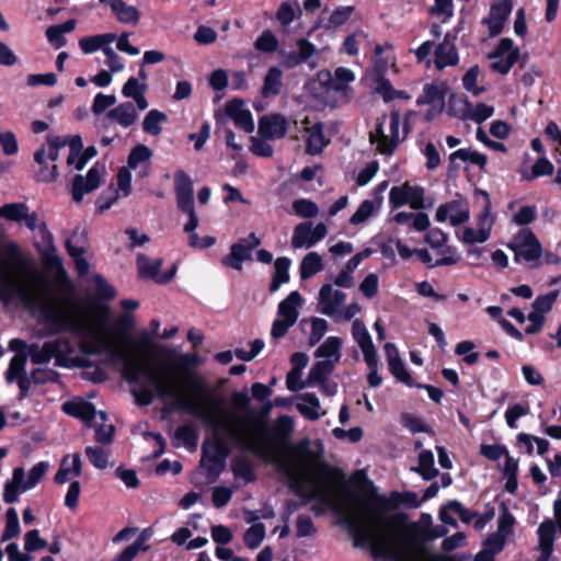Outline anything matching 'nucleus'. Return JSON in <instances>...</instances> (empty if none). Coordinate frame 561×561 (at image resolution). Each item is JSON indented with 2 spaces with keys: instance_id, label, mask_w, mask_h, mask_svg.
<instances>
[{
  "instance_id": "052dcab7",
  "label": "nucleus",
  "mask_w": 561,
  "mask_h": 561,
  "mask_svg": "<svg viewBox=\"0 0 561 561\" xmlns=\"http://www.w3.org/2000/svg\"><path fill=\"white\" fill-rule=\"evenodd\" d=\"M367 39V34L363 30H356L351 35L345 37L342 51L350 55L355 56L358 54V46L360 43Z\"/></svg>"
},
{
  "instance_id": "3c124183",
  "label": "nucleus",
  "mask_w": 561,
  "mask_h": 561,
  "mask_svg": "<svg viewBox=\"0 0 561 561\" xmlns=\"http://www.w3.org/2000/svg\"><path fill=\"white\" fill-rule=\"evenodd\" d=\"M417 472L423 477L424 480H432L438 473L434 467V456L432 451L423 450L419 455V468Z\"/></svg>"
},
{
  "instance_id": "c756f323",
  "label": "nucleus",
  "mask_w": 561,
  "mask_h": 561,
  "mask_svg": "<svg viewBox=\"0 0 561 561\" xmlns=\"http://www.w3.org/2000/svg\"><path fill=\"white\" fill-rule=\"evenodd\" d=\"M224 453L221 443L217 439L203 445L202 466L209 471L219 470L222 467Z\"/></svg>"
},
{
  "instance_id": "a18cd8bd",
  "label": "nucleus",
  "mask_w": 561,
  "mask_h": 561,
  "mask_svg": "<svg viewBox=\"0 0 561 561\" xmlns=\"http://www.w3.org/2000/svg\"><path fill=\"white\" fill-rule=\"evenodd\" d=\"M334 366L331 360H319L310 369L307 385L314 386L318 381H324L327 377L334 370Z\"/></svg>"
},
{
  "instance_id": "4d7b16f0",
  "label": "nucleus",
  "mask_w": 561,
  "mask_h": 561,
  "mask_svg": "<svg viewBox=\"0 0 561 561\" xmlns=\"http://www.w3.org/2000/svg\"><path fill=\"white\" fill-rule=\"evenodd\" d=\"M19 515L15 508H9L5 513V528L1 536L2 541H8L20 534Z\"/></svg>"
},
{
  "instance_id": "79ce46f5",
  "label": "nucleus",
  "mask_w": 561,
  "mask_h": 561,
  "mask_svg": "<svg viewBox=\"0 0 561 561\" xmlns=\"http://www.w3.org/2000/svg\"><path fill=\"white\" fill-rule=\"evenodd\" d=\"M167 115L158 110L149 111L142 122L144 131L151 135L158 136L162 131V124L167 122Z\"/></svg>"
},
{
  "instance_id": "5fc2aeb1",
  "label": "nucleus",
  "mask_w": 561,
  "mask_h": 561,
  "mask_svg": "<svg viewBox=\"0 0 561 561\" xmlns=\"http://www.w3.org/2000/svg\"><path fill=\"white\" fill-rule=\"evenodd\" d=\"M50 343L45 342L43 345L32 344L27 346V355L30 356L32 363L34 364H45L48 363L53 356L50 351Z\"/></svg>"
},
{
  "instance_id": "bb28decb",
  "label": "nucleus",
  "mask_w": 561,
  "mask_h": 561,
  "mask_svg": "<svg viewBox=\"0 0 561 561\" xmlns=\"http://www.w3.org/2000/svg\"><path fill=\"white\" fill-rule=\"evenodd\" d=\"M352 335L359 346L364 355V359L377 355V351L373 343L371 336L362 320L356 319L353 321Z\"/></svg>"
},
{
  "instance_id": "864d4df0",
  "label": "nucleus",
  "mask_w": 561,
  "mask_h": 561,
  "mask_svg": "<svg viewBox=\"0 0 561 561\" xmlns=\"http://www.w3.org/2000/svg\"><path fill=\"white\" fill-rule=\"evenodd\" d=\"M488 313L503 328V330L512 337L523 341V334L518 331L508 320L502 317L503 309L497 306H490L486 309Z\"/></svg>"
},
{
  "instance_id": "774afa93",
  "label": "nucleus",
  "mask_w": 561,
  "mask_h": 561,
  "mask_svg": "<svg viewBox=\"0 0 561 561\" xmlns=\"http://www.w3.org/2000/svg\"><path fill=\"white\" fill-rule=\"evenodd\" d=\"M293 209L302 218H312L319 214V208L316 203L309 199H297L293 203Z\"/></svg>"
},
{
  "instance_id": "09e8293b",
  "label": "nucleus",
  "mask_w": 561,
  "mask_h": 561,
  "mask_svg": "<svg viewBox=\"0 0 561 561\" xmlns=\"http://www.w3.org/2000/svg\"><path fill=\"white\" fill-rule=\"evenodd\" d=\"M231 470L237 479H242L247 483L255 478L252 462L243 457L236 458L231 462Z\"/></svg>"
},
{
  "instance_id": "bf43d9fd",
  "label": "nucleus",
  "mask_w": 561,
  "mask_h": 561,
  "mask_svg": "<svg viewBox=\"0 0 561 561\" xmlns=\"http://www.w3.org/2000/svg\"><path fill=\"white\" fill-rule=\"evenodd\" d=\"M278 45V39L270 30L263 31L254 42L255 49L262 53H274L277 50Z\"/></svg>"
},
{
  "instance_id": "4468645a",
  "label": "nucleus",
  "mask_w": 561,
  "mask_h": 561,
  "mask_svg": "<svg viewBox=\"0 0 561 561\" xmlns=\"http://www.w3.org/2000/svg\"><path fill=\"white\" fill-rule=\"evenodd\" d=\"M558 293L551 291L538 296L533 302V311L528 313V334L536 333L541 330L545 323V314L549 312L557 300Z\"/></svg>"
},
{
  "instance_id": "72a5a7b5",
  "label": "nucleus",
  "mask_w": 561,
  "mask_h": 561,
  "mask_svg": "<svg viewBox=\"0 0 561 561\" xmlns=\"http://www.w3.org/2000/svg\"><path fill=\"white\" fill-rule=\"evenodd\" d=\"M394 65V56L392 55L391 45L375 46V56L373 58V68L378 77L383 76L390 66Z\"/></svg>"
},
{
  "instance_id": "c03bdc74",
  "label": "nucleus",
  "mask_w": 561,
  "mask_h": 561,
  "mask_svg": "<svg viewBox=\"0 0 561 561\" xmlns=\"http://www.w3.org/2000/svg\"><path fill=\"white\" fill-rule=\"evenodd\" d=\"M457 159L463 162H470L472 164H476L481 169H483L486 164V156L470 148L458 149L449 156L450 162H454Z\"/></svg>"
},
{
  "instance_id": "a211bd4d",
  "label": "nucleus",
  "mask_w": 561,
  "mask_h": 561,
  "mask_svg": "<svg viewBox=\"0 0 561 561\" xmlns=\"http://www.w3.org/2000/svg\"><path fill=\"white\" fill-rule=\"evenodd\" d=\"M434 65L438 70L456 66L459 62L458 51L455 45V37L446 34L434 51Z\"/></svg>"
},
{
  "instance_id": "de8ad7c7",
  "label": "nucleus",
  "mask_w": 561,
  "mask_h": 561,
  "mask_svg": "<svg viewBox=\"0 0 561 561\" xmlns=\"http://www.w3.org/2000/svg\"><path fill=\"white\" fill-rule=\"evenodd\" d=\"M28 211L25 203H10L0 207V217L10 221L22 222Z\"/></svg>"
},
{
  "instance_id": "423d86ee",
  "label": "nucleus",
  "mask_w": 561,
  "mask_h": 561,
  "mask_svg": "<svg viewBox=\"0 0 561 561\" xmlns=\"http://www.w3.org/2000/svg\"><path fill=\"white\" fill-rule=\"evenodd\" d=\"M424 188L419 185H410L408 182L399 186H393L389 193V203L392 208H399L409 205L412 209L424 208Z\"/></svg>"
},
{
  "instance_id": "412c9836",
  "label": "nucleus",
  "mask_w": 561,
  "mask_h": 561,
  "mask_svg": "<svg viewBox=\"0 0 561 561\" xmlns=\"http://www.w3.org/2000/svg\"><path fill=\"white\" fill-rule=\"evenodd\" d=\"M295 407L298 412L309 421H318L327 412L322 410L319 398L311 392L298 394L295 398Z\"/></svg>"
},
{
  "instance_id": "37998d69",
  "label": "nucleus",
  "mask_w": 561,
  "mask_h": 561,
  "mask_svg": "<svg viewBox=\"0 0 561 561\" xmlns=\"http://www.w3.org/2000/svg\"><path fill=\"white\" fill-rule=\"evenodd\" d=\"M354 11V7H340L331 12L327 21L322 24V27L329 31H334L337 27L345 24L351 18Z\"/></svg>"
},
{
  "instance_id": "cd10ccee",
  "label": "nucleus",
  "mask_w": 561,
  "mask_h": 561,
  "mask_svg": "<svg viewBox=\"0 0 561 561\" xmlns=\"http://www.w3.org/2000/svg\"><path fill=\"white\" fill-rule=\"evenodd\" d=\"M325 76L328 78L325 82L328 89L340 92L343 95L348 93L351 90L350 83L355 80L354 72L351 69L344 67L336 68L333 76L330 72H327Z\"/></svg>"
},
{
  "instance_id": "13d9d810",
  "label": "nucleus",
  "mask_w": 561,
  "mask_h": 561,
  "mask_svg": "<svg viewBox=\"0 0 561 561\" xmlns=\"http://www.w3.org/2000/svg\"><path fill=\"white\" fill-rule=\"evenodd\" d=\"M151 156L152 151L146 145H137L128 156L126 168L136 169L141 163L148 162Z\"/></svg>"
},
{
  "instance_id": "8fccbe9b",
  "label": "nucleus",
  "mask_w": 561,
  "mask_h": 561,
  "mask_svg": "<svg viewBox=\"0 0 561 561\" xmlns=\"http://www.w3.org/2000/svg\"><path fill=\"white\" fill-rule=\"evenodd\" d=\"M85 455L90 462L100 470H104L108 466L110 450L101 446H88Z\"/></svg>"
},
{
  "instance_id": "4be33fe9",
  "label": "nucleus",
  "mask_w": 561,
  "mask_h": 561,
  "mask_svg": "<svg viewBox=\"0 0 561 561\" xmlns=\"http://www.w3.org/2000/svg\"><path fill=\"white\" fill-rule=\"evenodd\" d=\"M226 114L234 122V124L251 134L254 130V122L251 112L240 100H232L226 104Z\"/></svg>"
},
{
  "instance_id": "6e6552de",
  "label": "nucleus",
  "mask_w": 561,
  "mask_h": 561,
  "mask_svg": "<svg viewBox=\"0 0 561 561\" xmlns=\"http://www.w3.org/2000/svg\"><path fill=\"white\" fill-rule=\"evenodd\" d=\"M88 237L84 229L76 228L66 239V249L75 261L79 274L83 275L89 270V264L84 257L87 252Z\"/></svg>"
},
{
  "instance_id": "ea45409f",
  "label": "nucleus",
  "mask_w": 561,
  "mask_h": 561,
  "mask_svg": "<svg viewBox=\"0 0 561 561\" xmlns=\"http://www.w3.org/2000/svg\"><path fill=\"white\" fill-rule=\"evenodd\" d=\"M283 71L278 67H271L265 75L262 95L268 98L271 95H277L282 88Z\"/></svg>"
},
{
  "instance_id": "69168bd1",
  "label": "nucleus",
  "mask_w": 561,
  "mask_h": 561,
  "mask_svg": "<svg viewBox=\"0 0 561 561\" xmlns=\"http://www.w3.org/2000/svg\"><path fill=\"white\" fill-rule=\"evenodd\" d=\"M265 537V527L263 524H253L244 535V543L250 549L257 548Z\"/></svg>"
},
{
  "instance_id": "473e14b6",
  "label": "nucleus",
  "mask_w": 561,
  "mask_h": 561,
  "mask_svg": "<svg viewBox=\"0 0 561 561\" xmlns=\"http://www.w3.org/2000/svg\"><path fill=\"white\" fill-rule=\"evenodd\" d=\"M115 41L116 34L104 33L80 38L79 46L85 55L92 54L99 49H102V51L104 53V48L110 47V45Z\"/></svg>"
},
{
  "instance_id": "338daca9",
  "label": "nucleus",
  "mask_w": 561,
  "mask_h": 561,
  "mask_svg": "<svg viewBox=\"0 0 561 561\" xmlns=\"http://www.w3.org/2000/svg\"><path fill=\"white\" fill-rule=\"evenodd\" d=\"M542 248L536 236L528 230V265L537 267L541 264Z\"/></svg>"
},
{
  "instance_id": "6ab92c4d",
  "label": "nucleus",
  "mask_w": 561,
  "mask_h": 561,
  "mask_svg": "<svg viewBox=\"0 0 561 561\" xmlns=\"http://www.w3.org/2000/svg\"><path fill=\"white\" fill-rule=\"evenodd\" d=\"M511 11V1H499L491 5L489 16L482 21L488 25L490 36H496L502 32Z\"/></svg>"
},
{
  "instance_id": "ddd939ff",
  "label": "nucleus",
  "mask_w": 561,
  "mask_h": 561,
  "mask_svg": "<svg viewBox=\"0 0 561 561\" xmlns=\"http://www.w3.org/2000/svg\"><path fill=\"white\" fill-rule=\"evenodd\" d=\"M492 60L491 68L500 73H507L514 62L518 58V50L514 48L513 42L508 38H503L496 50L489 55Z\"/></svg>"
},
{
  "instance_id": "603ef678",
  "label": "nucleus",
  "mask_w": 561,
  "mask_h": 561,
  "mask_svg": "<svg viewBox=\"0 0 561 561\" xmlns=\"http://www.w3.org/2000/svg\"><path fill=\"white\" fill-rule=\"evenodd\" d=\"M50 351L53 358L56 359V364L59 366L67 365L69 360V355L72 353V347L67 340H55L49 341Z\"/></svg>"
},
{
  "instance_id": "b1692460",
  "label": "nucleus",
  "mask_w": 561,
  "mask_h": 561,
  "mask_svg": "<svg viewBox=\"0 0 561 561\" xmlns=\"http://www.w3.org/2000/svg\"><path fill=\"white\" fill-rule=\"evenodd\" d=\"M137 106L131 102H124L114 108L110 110L106 117L124 128H128L134 125L138 119Z\"/></svg>"
},
{
  "instance_id": "f704fd0d",
  "label": "nucleus",
  "mask_w": 561,
  "mask_h": 561,
  "mask_svg": "<svg viewBox=\"0 0 561 561\" xmlns=\"http://www.w3.org/2000/svg\"><path fill=\"white\" fill-rule=\"evenodd\" d=\"M342 340L337 336H330L316 351V357L323 360H331L335 365L341 358Z\"/></svg>"
},
{
  "instance_id": "20e7f679",
  "label": "nucleus",
  "mask_w": 561,
  "mask_h": 561,
  "mask_svg": "<svg viewBox=\"0 0 561 561\" xmlns=\"http://www.w3.org/2000/svg\"><path fill=\"white\" fill-rule=\"evenodd\" d=\"M62 411L68 415L84 421L89 425L94 421L96 442L103 445L112 443L114 426L112 424H105L107 415L104 411H96L92 403L83 400L65 402L62 404Z\"/></svg>"
},
{
  "instance_id": "0e129e2a",
  "label": "nucleus",
  "mask_w": 561,
  "mask_h": 561,
  "mask_svg": "<svg viewBox=\"0 0 561 561\" xmlns=\"http://www.w3.org/2000/svg\"><path fill=\"white\" fill-rule=\"evenodd\" d=\"M479 73L480 68L478 66H472L462 78L463 88L476 96L485 91L484 87H479L477 84Z\"/></svg>"
},
{
  "instance_id": "dca6fc26",
  "label": "nucleus",
  "mask_w": 561,
  "mask_h": 561,
  "mask_svg": "<svg viewBox=\"0 0 561 561\" xmlns=\"http://www.w3.org/2000/svg\"><path fill=\"white\" fill-rule=\"evenodd\" d=\"M287 128V119L280 114L264 115L259 121V135L264 139H280L286 135Z\"/></svg>"
},
{
  "instance_id": "c85d7f7f",
  "label": "nucleus",
  "mask_w": 561,
  "mask_h": 561,
  "mask_svg": "<svg viewBox=\"0 0 561 561\" xmlns=\"http://www.w3.org/2000/svg\"><path fill=\"white\" fill-rule=\"evenodd\" d=\"M147 84L140 83L135 77H130L122 88V94L127 99H133L139 111H145L149 103L145 96Z\"/></svg>"
},
{
  "instance_id": "7ed1b4c3",
  "label": "nucleus",
  "mask_w": 561,
  "mask_h": 561,
  "mask_svg": "<svg viewBox=\"0 0 561 561\" xmlns=\"http://www.w3.org/2000/svg\"><path fill=\"white\" fill-rule=\"evenodd\" d=\"M174 191L178 208L188 216V221L183 228L190 234L188 244L192 248L202 249V239L194 232L198 227L199 220L194 208L193 182L183 170H179L174 174Z\"/></svg>"
},
{
  "instance_id": "5701e85b",
  "label": "nucleus",
  "mask_w": 561,
  "mask_h": 561,
  "mask_svg": "<svg viewBox=\"0 0 561 561\" xmlns=\"http://www.w3.org/2000/svg\"><path fill=\"white\" fill-rule=\"evenodd\" d=\"M101 3L111 8L116 19L124 24L137 25L140 20L139 10L123 0H100Z\"/></svg>"
},
{
  "instance_id": "6e6d98bb",
  "label": "nucleus",
  "mask_w": 561,
  "mask_h": 561,
  "mask_svg": "<svg viewBox=\"0 0 561 561\" xmlns=\"http://www.w3.org/2000/svg\"><path fill=\"white\" fill-rule=\"evenodd\" d=\"M48 467L49 465L46 461H41L33 466L28 472L27 479H23L22 492L35 488V485L43 479V477L47 472Z\"/></svg>"
},
{
  "instance_id": "49530a36",
  "label": "nucleus",
  "mask_w": 561,
  "mask_h": 561,
  "mask_svg": "<svg viewBox=\"0 0 561 561\" xmlns=\"http://www.w3.org/2000/svg\"><path fill=\"white\" fill-rule=\"evenodd\" d=\"M174 445L176 447L184 446L188 449H195L197 445V434L194 428L183 425L174 432Z\"/></svg>"
},
{
  "instance_id": "a19ab883",
  "label": "nucleus",
  "mask_w": 561,
  "mask_h": 561,
  "mask_svg": "<svg viewBox=\"0 0 561 561\" xmlns=\"http://www.w3.org/2000/svg\"><path fill=\"white\" fill-rule=\"evenodd\" d=\"M22 222H24L31 231L38 229L43 242L48 247L53 245L54 237L51 232L48 230L46 222L41 220L35 211L28 210Z\"/></svg>"
},
{
  "instance_id": "393cba45",
  "label": "nucleus",
  "mask_w": 561,
  "mask_h": 561,
  "mask_svg": "<svg viewBox=\"0 0 561 561\" xmlns=\"http://www.w3.org/2000/svg\"><path fill=\"white\" fill-rule=\"evenodd\" d=\"M458 104L461 106L457 115L461 119H470L474 123H482L490 118L494 113V107L484 103L472 105L467 101L459 100Z\"/></svg>"
},
{
  "instance_id": "f3484780",
  "label": "nucleus",
  "mask_w": 561,
  "mask_h": 561,
  "mask_svg": "<svg viewBox=\"0 0 561 561\" xmlns=\"http://www.w3.org/2000/svg\"><path fill=\"white\" fill-rule=\"evenodd\" d=\"M513 224L519 227L514 238L508 243V248L514 252V260L522 263L526 260V206H522L513 217Z\"/></svg>"
},
{
  "instance_id": "c9c22d12",
  "label": "nucleus",
  "mask_w": 561,
  "mask_h": 561,
  "mask_svg": "<svg viewBox=\"0 0 561 561\" xmlns=\"http://www.w3.org/2000/svg\"><path fill=\"white\" fill-rule=\"evenodd\" d=\"M324 268L322 256L318 252H309L299 266L301 279H309Z\"/></svg>"
},
{
  "instance_id": "0eeeda50",
  "label": "nucleus",
  "mask_w": 561,
  "mask_h": 561,
  "mask_svg": "<svg viewBox=\"0 0 561 561\" xmlns=\"http://www.w3.org/2000/svg\"><path fill=\"white\" fill-rule=\"evenodd\" d=\"M328 233L327 226L323 222L313 226L310 221L297 225L291 237V247L294 249H309L320 242Z\"/></svg>"
},
{
  "instance_id": "e2e57ef3",
  "label": "nucleus",
  "mask_w": 561,
  "mask_h": 561,
  "mask_svg": "<svg viewBox=\"0 0 561 561\" xmlns=\"http://www.w3.org/2000/svg\"><path fill=\"white\" fill-rule=\"evenodd\" d=\"M25 364H26V355H23V354L14 355L11 358L9 368L7 370V381L11 383L15 379L23 377Z\"/></svg>"
},
{
  "instance_id": "1a4fd4ad",
  "label": "nucleus",
  "mask_w": 561,
  "mask_h": 561,
  "mask_svg": "<svg viewBox=\"0 0 561 561\" xmlns=\"http://www.w3.org/2000/svg\"><path fill=\"white\" fill-rule=\"evenodd\" d=\"M345 301V293L335 289L331 284H324L318 295V311L328 317H336Z\"/></svg>"
},
{
  "instance_id": "a878e982",
  "label": "nucleus",
  "mask_w": 561,
  "mask_h": 561,
  "mask_svg": "<svg viewBox=\"0 0 561 561\" xmlns=\"http://www.w3.org/2000/svg\"><path fill=\"white\" fill-rule=\"evenodd\" d=\"M82 462L78 454L67 455L60 462L59 469L55 474V482L64 484L72 478L81 474Z\"/></svg>"
},
{
  "instance_id": "f257e3e1",
  "label": "nucleus",
  "mask_w": 561,
  "mask_h": 561,
  "mask_svg": "<svg viewBox=\"0 0 561 561\" xmlns=\"http://www.w3.org/2000/svg\"><path fill=\"white\" fill-rule=\"evenodd\" d=\"M110 317L111 310L106 305L80 314L47 289V324L56 331L68 330L79 336V347L83 353L106 354L113 362L122 363V376L126 382L141 386L140 389H131L138 405H150L154 398L170 400L174 409L199 419L214 434L228 436L242 449L275 466L287 477L298 496L330 506L347 524V507L362 496H351L341 504L343 474L323 461L320 444L309 440L295 446L274 443L266 435V417L273 408L270 401L257 412L251 407L247 391H233L230 404L225 408V398L216 394L203 378L185 367L184 356L158 360L133 357L111 329Z\"/></svg>"
},
{
  "instance_id": "9b49d317",
  "label": "nucleus",
  "mask_w": 561,
  "mask_h": 561,
  "mask_svg": "<svg viewBox=\"0 0 561 561\" xmlns=\"http://www.w3.org/2000/svg\"><path fill=\"white\" fill-rule=\"evenodd\" d=\"M260 243L261 240L255 233H250L247 238L231 245L229 255L224 259V264L241 271L243 261L251 259L252 250L257 248Z\"/></svg>"
},
{
  "instance_id": "7c9ffc66",
  "label": "nucleus",
  "mask_w": 561,
  "mask_h": 561,
  "mask_svg": "<svg viewBox=\"0 0 561 561\" xmlns=\"http://www.w3.org/2000/svg\"><path fill=\"white\" fill-rule=\"evenodd\" d=\"M306 131L308 135L306 152L312 156L320 154L330 142L324 135L323 125L317 123L310 127H306Z\"/></svg>"
},
{
  "instance_id": "e433bc0d",
  "label": "nucleus",
  "mask_w": 561,
  "mask_h": 561,
  "mask_svg": "<svg viewBox=\"0 0 561 561\" xmlns=\"http://www.w3.org/2000/svg\"><path fill=\"white\" fill-rule=\"evenodd\" d=\"M25 477L24 469L19 467L13 470L12 480L4 485L3 500L7 503L18 501V493L22 492L23 479Z\"/></svg>"
},
{
  "instance_id": "f03ea898",
  "label": "nucleus",
  "mask_w": 561,
  "mask_h": 561,
  "mask_svg": "<svg viewBox=\"0 0 561 561\" xmlns=\"http://www.w3.org/2000/svg\"><path fill=\"white\" fill-rule=\"evenodd\" d=\"M387 505L382 496L356 499L346 511L348 528L370 542L376 557L389 561H443L440 554L409 545L401 525L385 515Z\"/></svg>"
},
{
  "instance_id": "2eb2a0df",
  "label": "nucleus",
  "mask_w": 561,
  "mask_h": 561,
  "mask_svg": "<svg viewBox=\"0 0 561 561\" xmlns=\"http://www.w3.org/2000/svg\"><path fill=\"white\" fill-rule=\"evenodd\" d=\"M469 218L470 213L468 206L459 201H451L438 206L435 214L437 221L444 222L449 220L450 225L454 227L467 222Z\"/></svg>"
},
{
  "instance_id": "f8f14e48",
  "label": "nucleus",
  "mask_w": 561,
  "mask_h": 561,
  "mask_svg": "<svg viewBox=\"0 0 561 561\" xmlns=\"http://www.w3.org/2000/svg\"><path fill=\"white\" fill-rule=\"evenodd\" d=\"M162 259L150 260L145 254L137 255V267L141 278L153 279L156 283L164 284L170 282L175 275L173 265L168 272L161 273Z\"/></svg>"
},
{
  "instance_id": "680f3d73",
  "label": "nucleus",
  "mask_w": 561,
  "mask_h": 561,
  "mask_svg": "<svg viewBox=\"0 0 561 561\" xmlns=\"http://www.w3.org/2000/svg\"><path fill=\"white\" fill-rule=\"evenodd\" d=\"M375 90L379 93L386 102L392 101L397 98H407L403 91H397L391 85L388 79H385L383 76L379 77L376 81Z\"/></svg>"
},
{
  "instance_id": "39448f33",
  "label": "nucleus",
  "mask_w": 561,
  "mask_h": 561,
  "mask_svg": "<svg viewBox=\"0 0 561 561\" xmlns=\"http://www.w3.org/2000/svg\"><path fill=\"white\" fill-rule=\"evenodd\" d=\"M414 116L413 112H409L405 115L403 131L400 133V114L397 111L391 112L390 122H389V131L386 133L383 129V124L380 122L376 131H371L369 134V139L371 144H376L377 150L383 154H391L397 146L404 140L407 135L410 131V119Z\"/></svg>"
},
{
  "instance_id": "58836bf2",
  "label": "nucleus",
  "mask_w": 561,
  "mask_h": 561,
  "mask_svg": "<svg viewBox=\"0 0 561 561\" xmlns=\"http://www.w3.org/2000/svg\"><path fill=\"white\" fill-rule=\"evenodd\" d=\"M291 261L288 257H278L274 263V276L270 286V291L275 293L279 287L289 280V267Z\"/></svg>"
},
{
  "instance_id": "2f4dec72",
  "label": "nucleus",
  "mask_w": 561,
  "mask_h": 561,
  "mask_svg": "<svg viewBox=\"0 0 561 561\" xmlns=\"http://www.w3.org/2000/svg\"><path fill=\"white\" fill-rule=\"evenodd\" d=\"M302 304V297L297 291H291L284 300L278 305L277 317L288 320V322L296 323L299 312L298 308Z\"/></svg>"
},
{
  "instance_id": "aec40b11",
  "label": "nucleus",
  "mask_w": 561,
  "mask_h": 561,
  "mask_svg": "<svg viewBox=\"0 0 561 561\" xmlns=\"http://www.w3.org/2000/svg\"><path fill=\"white\" fill-rule=\"evenodd\" d=\"M101 184V169L96 165L92 167L87 176L77 175L72 184V197L75 202L80 203L83 196Z\"/></svg>"
},
{
  "instance_id": "9d476101",
  "label": "nucleus",
  "mask_w": 561,
  "mask_h": 561,
  "mask_svg": "<svg viewBox=\"0 0 561 561\" xmlns=\"http://www.w3.org/2000/svg\"><path fill=\"white\" fill-rule=\"evenodd\" d=\"M538 542L534 547V561H549L553 552L556 524L551 519L542 522L537 529Z\"/></svg>"
},
{
  "instance_id": "4c0bfd02",
  "label": "nucleus",
  "mask_w": 561,
  "mask_h": 561,
  "mask_svg": "<svg viewBox=\"0 0 561 561\" xmlns=\"http://www.w3.org/2000/svg\"><path fill=\"white\" fill-rule=\"evenodd\" d=\"M383 197L379 196L374 201L366 199L364 201L357 210L350 218V222L352 225H359L365 222L368 218L373 216V214L381 207Z\"/></svg>"
}]
</instances>
